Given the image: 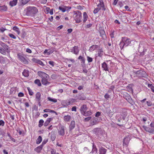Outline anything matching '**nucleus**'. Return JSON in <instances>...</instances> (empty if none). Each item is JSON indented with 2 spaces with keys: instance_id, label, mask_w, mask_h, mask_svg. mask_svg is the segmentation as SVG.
Masks as SVG:
<instances>
[{
  "instance_id": "c85d7f7f",
  "label": "nucleus",
  "mask_w": 154,
  "mask_h": 154,
  "mask_svg": "<svg viewBox=\"0 0 154 154\" xmlns=\"http://www.w3.org/2000/svg\"><path fill=\"white\" fill-rule=\"evenodd\" d=\"M98 47H99L98 45H93L91 46L89 50L91 51H93L96 49H97Z\"/></svg>"
},
{
  "instance_id": "7ed1b4c3",
  "label": "nucleus",
  "mask_w": 154,
  "mask_h": 154,
  "mask_svg": "<svg viewBox=\"0 0 154 154\" xmlns=\"http://www.w3.org/2000/svg\"><path fill=\"white\" fill-rule=\"evenodd\" d=\"M74 19L76 21V23H79L82 21V14L79 11H74Z\"/></svg>"
},
{
  "instance_id": "a19ab883",
  "label": "nucleus",
  "mask_w": 154,
  "mask_h": 154,
  "mask_svg": "<svg viewBox=\"0 0 154 154\" xmlns=\"http://www.w3.org/2000/svg\"><path fill=\"white\" fill-rule=\"evenodd\" d=\"M30 0H21V5H24L26 4Z\"/></svg>"
},
{
  "instance_id": "de8ad7c7",
  "label": "nucleus",
  "mask_w": 154,
  "mask_h": 154,
  "mask_svg": "<svg viewBox=\"0 0 154 154\" xmlns=\"http://www.w3.org/2000/svg\"><path fill=\"white\" fill-rule=\"evenodd\" d=\"M119 45L121 49H122L123 48L124 46H125L122 40L120 42L119 44Z\"/></svg>"
},
{
  "instance_id": "aec40b11",
  "label": "nucleus",
  "mask_w": 154,
  "mask_h": 154,
  "mask_svg": "<svg viewBox=\"0 0 154 154\" xmlns=\"http://www.w3.org/2000/svg\"><path fill=\"white\" fill-rule=\"evenodd\" d=\"M122 41H123L125 46H127L131 43L130 40L129 39H123Z\"/></svg>"
},
{
  "instance_id": "c03bdc74",
  "label": "nucleus",
  "mask_w": 154,
  "mask_h": 154,
  "mask_svg": "<svg viewBox=\"0 0 154 154\" xmlns=\"http://www.w3.org/2000/svg\"><path fill=\"white\" fill-rule=\"evenodd\" d=\"M27 89L28 90L29 95L30 96L32 95L34 93L32 90L30 89V88L29 87H28Z\"/></svg>"
},
{
  "instance_id": "09e8293b",
  "label": "nucleus",
  "mask_w": 154,
  "mask_h": 154,
  "mask_svg": "<svg viewBox=\"0 0 154 154\" xmlns=\"http://www.w3.org/2000/svg\"><path fill=\"white\" fill-rule=\"evenodd\" d=\"M98 119L95 118L92 121L93 125L97 124L98 123Z\"/></svg>"
},
{
  "instance_id": "473e14b6",
  "label": "nucleus",
  "mask_w": 154,
  "mask_h": 154,
  "mask_svg": "<svg viewBox=\"0 0 154 154\" xmlns=\"http://www.w3.org/2000/svg\"><path fill=\"white\" fill-rule=\"evenodd\" d=\"M92 114V112H91V111H89L85 112L82 115L85 116H89L91 115Z\"/></svg>"
},
{
  "instance_id": "1a4fd4ad",
  "label": "nucleus",
  "mask_w": 154,
  "mask_h": 154,
  "mask_svg": "<svg viewBox=\"0 0 154 154\" xmlns=\"http://www.w3.org/2000/svg\"><path fill=\"white\" fill-rule=\"evenodd\" d=\"M130 139V137L129 136L125 137L123 141V146H127Z\"/></svg>"
},
{
  "instance_id": "ea45409f",
  "label": "nucleus",
  "mask_w": 154,
  "mask_h": 154,
  "mask_svg": "<svg viewBox=\"0 0 154 154\" xmlns=\"http://www.w3.org/2000/svg\"><path fill=\"white\" fill-rule=\"evenodd\" d=\"M59 9L62 11L63 12H65L67 9L66 8V6H64V7H62L61 6H59Z\"/></svg>"
},
{
  "instance_id": "a18cd8bd",
  "label": "nucleus",
  "mask_w": 154,
  "mask_h": 154,
  "mask_svg": "<svg viewBox=\"0 0 154 154\" xmlns=\"http://www.w3.org/2000/svg\"><path fill=\"white\" fill-rule=\"evenodd\" d=\"M78 59L79 60H81L82 62L84 63L85 64V59L82 57L81 56H80L78 58Z\"/></svg>"
},
{
  "instance_id": "58836bf2",
  "label": "nucleus",
  "mask_w": 154,
  "mask_h": 154,
  "mask_svg": "<svg viewBox=\"0 0 154 154\" xmlns=\"http://www.w3.org/2000/svg\"><path fill=\"white\" fill-rule=\"evenodd\" d=\"M44 121L42 119L40 120L39 121L38 126L39 127H41L43 125Z\"/></svg>"
},
{
  "instance_id": "603ef678",
  "label": "nucleus",
  "mask_w": 154,
  "mask_h": 154,
  "mask_svg": "<svg viewBox=\"0 0 154 154\" xmlns=\"http://www.w3.org/2000/svg\"><path fill=\"white\" fill-rule=\"evenodd\" d=\"M101 8H95L93 11V13L94 14H96V13H97V12L99 11L100 10Z\"/></svg>"
},
{
  "instance_id": "4c0bfd02",
  "label": "nucleus",
  "mask_w": 154,
  "mask_h": 154,
  "mask_svg": "<svg viewBox=\"0 0 154 154\" xmlns=\"http://www.w3.org/2000/svg\"><path fill=\"white\" fill-rule=\"evenodd\" d=\"M13 29L16 31L18 34H19L20 33V31L19 29L16 26H14L13 27Z\"/></svg>"
},
{
  "instance_id": "5701e85b",
  "label": "nucleus",
  "mask_w": 154,
  "mask_h": 154,
  "mask_svg": "<svg viewBox=\"0 0 154 154\" xmlns=\"http://www.w3.org/2000/svg\"><path fill=\"white\" fill-rule=\"evenodd\" d=\"M7 59L6 57H4L0 55V63L2 64L4 63Z\"/></svg>"
},
{
  "instance_id": "f257e3e1",
  "label": "nucleus",
  "mask_w": 154,
  "mask_h": 154,
  "mask_svg": "<svg viewBox=\"0 0 154 154\" xmlns=\"http://www.w3.org/2000/svg\"><path fill=\"white\" fill-rule=\"evenodd\" d=\"M38 75L42 78V82L43 85H49L50 82L48 81L49 75L45 73L39 71L38 72Z\"/></svg>"
},
{
  "instance_id": "864d4df0",
  "label": "nucleus",
  "mask_w": 154,
  "mask_h": 154,
  "mask_svg": "<svg viewBox=\"0 0 154 154\" xmlns=\"http://www.w3.org/2000/svg\"><path fill=\"white\" fill-rule=\"evenodd\" d=\"M87 60L88 63H91L93 61V58L89 56H87Z\"/></svg>"
},
{
  "instance_id": "7c9ffc66",
  "label": "nucleus",
  "mask_w": 154,
  "mask_h": 154,
  "mask_svg": "<svg viewBox=\"0 0 154 154\" xmlns=\"http://www.w3.org/2000/svg\"><path fill=\"white\" fill-rule=\"evenodd\" d=\"M103 49L101 48L99 49V51L98 52V56L101 57L103 55Z\"/></svg>"
},
{
  "instance_id": "72a5a7b5",
  "label": "nucleus",
  "mask_w": 154,
  "mask_h": 154,
  "mask_svg": "<svg viewBox=\"0 0 154 154\" xmlns=\"http://www.w3.org/2000/svg\"><path fill=\"white\" fill-rule=\"evenodd\" d=\"M6 49L0 47V53L1 54L5 55L6 54Z\"/></svg>"
},
{
  "instance_id": "37998d69",
  "label": "nucleus",
  "mask_w": 154,
  "mask_h": 154,
  "mask_svg": "<svg viewBox=\"0 0 154 154\" xmlns=\"http://www.w3.org/2000/svg\"><path fill=\"white\" fill-rule=\"evenodd\" d=\"M17 132L19 133V135L22 134L23 136L24 135V131H21L20 128H18L17 130Z\"/></svg>"
},
{
  "instance_id": "f3484780",
  "label": "nucleus",
  "mask_w": 154,
  "mask_h": 154,
  "mask_svg": "<svg viewBox=\"0 0 154 154\" xmlns=\"http://www.w3.org/2000/svg\"><path fill=\"white\" fill-rule=\"evenodd\" d=\"M75 127V123L74 121H72L69 126V130H72Z\"/></svg>"
},
{
  "instance_id": "f8f14e48",
  "label": "nucleus",
  "mask_w": 154,
  "mask_h": 154,
  "mask_svg": "<svg viewBox=\"0 0 154 154\" xmlns=\"http://www.w3.org/2000/svg\"><path fill=\"white\" fill-rule=\"evenodd\" d=\"M143 128L146 131L151 133H154V129H152V128H151L145 126H143Z\"/></svg>"
},
{
  "instance_id": "0eeeda50",
  "label": "nucleus",
  "mask_w": 154,
  "mask_h": 154,
  "mask_svg": "<svg viewBox=\"0 0 154 154\" xmlns=\"http://www.w3.org/2000/svg\"><path fill=\"white\" fill-rule=\"evenodd\" d=\"M0 45L1 46L2 48L6 50V52L7 53H9L10 52V50L9 47L6 44L2 42H0Z\"/></svg>"
},
{
  "instance_id": "6e6d98bb",
  "label": "nucleus",
  "mask_w": 154,
  "mask_h": 154,
  "mask_svg": "<svg viewBox=\"0 0 154 154\" xmlns=\"http://www.w3.org/2000/svg\"><path fill=\"white\" fill-rule=\"evenodd\" d=\"M48 141V139H45L43 141L42 144L41 145L43 147V146Z\"/></svg>"
},
{
  "instance_id": "4d7b16f0",
  "label": "nucleus",
  "mask_w": 154,
  "mask_h": 154,
  "mask_svg": "<svg viewBox=\"0 0 154 154\" xmlns=\"http://www.w3.org/2000/svg\"><path fill=\"white\" fill-rule=\"evenodd\" d=\"M128 102L130 103L132 105H134L135 104V102L131 98L130 99L129 98L128 100Z\"/></svg>"
},
{
  "instance_id": "cd10ccee",
  "label": "nucleus",
  "mask_w": 154,
  "mask_h": 154,
  "mask_svg": "<svg viewBox=\"0 0 154 154\" xmlns=\"http://www.w3.org/2000/svg\"><path fill=\"white\" fill-rule=\"evenodd\" d=\"M43 111L45 112H52V113H55L56 114V115H57V112H55V111H54V110H52L51 109H47V108L45 109Z\"/></svg>"
},
{
  "instance_id": "13d9d810",
  "label": "nucleus",
  "mask_w": 154,
  "mask_h": 154,
  "mask_svg": "<svg viewBox=\"0 0 154 154\" xmlns=\"http://www.w3.org/2000/svg\"><path fill=\"white\" fill-rule=\"evenodd\" d=\"M91 119V117H88L85 118L84 119V121L85 122H88Z\"/></svg>"
},
{
  "instance_id": "49530a36",
  "label": "nucleus",
  "mask_w": 154,
  "mask_h": 154,
  "mask_svg": "<svg viewBox=\"0 0 154 154\" xmlns=\"http://www.w3.org/2000/svg\"><path fill=\"white\" fill-rule=\"evenodd\" d=\"M140 48L141 49H142V50L141 51L140 50V49H139L138 50V51L140 53V55H142V56H143V55H144V50H143V51H142V50L143 49H144L143 48V47H142L141 48Z\"/></svg>"
},
{
  "instance_id": "4468645a",
  "label": "nucleus",
  "mask_w": 154,
  "mask_h": 154,
  "mask_svg": "<svg viewBox=\"0 0 154 154\" xmlns=\"http://www.w3.org/2000/svg\"><path fill=\"white\" fill-rule=\"evenodd\" d=\"M99 154H105L106 152V149L102 146L100 147L99 149Z\"/></svg>"
},
{
  "instance_id": "9d476101",
  "label": "nucleus",
  "mask_w": 154,
  "mask_h": 154,
  "mask_svg": "<svg viewBox=\"0 0 154 154\" xmlns=\"http://www.w3.org/2000/svg\"><path fill=\"white\" fill-rule=\"evenodd\" d=\"M32 62L34 63H38L42 66H44L45 64L40 60L37 59L35 58H33L32 59Z\"/></svg>"
},
{
  "instance_id": "338daca9",
  "label": "nucleus",
  "mask_w": 154,
  "mask_h": 154,
  "mask_svg": "<svg viewBox=\"0 0 154 154\" xmlns=\"http://www.w3.org/2000/svg\"><path fill=\"white\" fill-rule=\"evenodd\" d=\"M24 94L23 93L20 92L18 94V96L19 97H23L24 96Z\"/></svg>"
},
{
  "instance_id": "f03ea898",
  "label": "nucleus",
  "mask_w": 154,
  "mask_h": 154,
  "mask_svg": "<svg viewBox=\"0 0 154 154\" xmlns=\"http://www.w3.org/2000/svg\"><path fill=\"white\" fill-rule=\"evenodd\" d=\"M26 10V14L28 16H33L38 12L37 8L35 7H27Z\"/></svg>"
},
{
  "instance_id": "e2e57ef3",
  "label": "nucleus",
  "mask_w": 154,
  "mask_h": 154,
  "mask_svg": "<svg viewBox=\"0 0 154 154\" xmlns=\"http://www.w3.org/2000/svg\"><path fill=\"white\" fill-rule=\"evenodd\" d=\"M92 25V23H89V24H87L85 26V27L86 28H89L91 27Z\"/></svg>"
},
{
  "instance_id": "052dcab7",
  "label": "nucleus",
  "mask_w": 154,
  "mask_h": 154,
  "mask_svg": "<svg viewBox=\"0 0 154 154\" xmlns=\"http://www.w3.org/2000/svg\"><path fill=\"white\" fill-rule=\"evenodd\" d=\"M76 100L75 99H70V101H69V102H70V104H72L73 103L75 102Z\"/></svg>"
},
{
  "instance_id": "393cba45",
  "label": "nucleus",
  "mask_w": 154,
  "mask_h": 154,
  "mask_svg": "<svg viewBox=\"0 0 154 154\" xmlns=\"http://www.w3.org/2000/svg\"><path fill=\"white\" fill-rule=\"evenodd\" d=\"M41 94L40 92H38L35 94V99L37 101L40 100L41 99Z\"/></svg>"
},
{
  "instance_id": "2f4dec72",
  "label": "nucleus",
  "mask_w": 154,
  "mask_h": 154,
  "mask_svg": "<svg viewBox=\"0 0 154 154\" xmlns=\"http://www.w3.org/2000/svg\"><path fill=\"white\" fill-rule=\"evenodd\" d=\"M93 144L92 145V149L91 152L93 153H94L95 152L96 153L97 152V149L96 148V145L94 144V143H92Z\"/></svg>"
},
{
  "instance_id": "bf43d9fd",
  "label": "nucleus",
  "mask_w": 154,
  "mask_h": 154,
  "mask_svg": "<svg viewBox=\"0 0 154 154\" xmlns=\"http://www.w3.org/2000/svg\"><path fill=\"white\" fill-rule=\"evenodd\" d=\"M9 36L11 38L16 39V37L13 34L10 33L8 34Z\"/></svg>"
},
{
  "instance_id": "69168bd1",
  "label": "nucleus",
  "mask_w": 154,
  "mask_h": 154,
  "mask_svg": "<svg viewBox=\"0 0 154 154\" xmlns=\"http://www.w3.org/2000/svg\"><path fill=\"white\" fill-rule=\"evenodd\" d=\"M104 97L106 99H108L110 98V95L106 93Z\"/></svg>"
},
{
  "instance_id": "2eb2a0df",
  "label": "nucleus",
  "mask_w": 154,
  "mask_h": 154,
  "mask_svg": "<svg viewBox=\"0 0 154 154\" xmlns=\"http://www.w3.org/2000/svg\"><path fill=\"white\" fill-rule=\"evenodd\" d=\"M93 131L97 135H99L101 132V128H95L94 129Z\"/></svg>"
},
{
  "instance_id": "e433bc0d",
  "label": "nucleus",
  "mask_w": 154,
  "mask_h": 154,
  "mask_svg": "<svg viewBox=\"0 0 154 154\" xmlns=\"http://www.w3.org/2000/svg\"><path fill=\"white\" fill-rule=\"evenodd\" d=\"M26 34L25 31H22L21 34V37L24 38L26 37Z\"/></svg>"
},
{
  "instance_id": "6ab92c4d",
  "label": "nucleus",
  "mask_w": 154,
  "mask_h": 154,
  "mask_svg": "<svg viewBox=\"0 0 154 154\" xmlns=\"http://www.w3.org/2000/svg\"><path fill=\"white\" fill-rule=\"evenodd\" d=\"M51 140L53 141L54 140L56 137V134L55 133L54 131H52L51 133Z\"/></svg>"
},
{
  "instance_id": "3c124183",
  "label": "nucleus",
  "mask_w": 154,
  "mask_h": 154,
  "mask_svg": "<svg viewBox=\"0 0 154 154\" xmlns=\"http://www.w3.org/2000/svg\"><path fill=\"white\" fill-rule=\"evenodd\" d=\"M15 93V90L14 88H11L10 91V94H14Z\"/></svg>"
},
{
  "instance_id": "680f3d73",
  "label": "nucleus",
  "mask_w": 154,
  "mask_h": 154,
  "mask_svg": "<svg viewBox=\"0 0 154 154\" xmlns=\"http://www.w3.org/2000/svg\"><path fill=\"white\" fill-rule=\"evenodd\" d=\"M5 122L4 121L2 120H0V125L3 126L5 125Z\"/></svg>"
},
{
  "instance_id": "a878e982",
  "label": "nucleus",
  "mask_w": 154,
  "mask_h": 154,
  "mask_svg": "<svg viewBox=\"0 0 154 154\" xmlns=\"http://www.w3.org/2000/svg\"><path fill=\"white\" fill-rule=\"evenodd\" d=\"M83 22L84 23H85L87 20L88 18V16L87 13L85 12H84L83 14Z\"/></svg>"
},
{
  "instance_id": "6e6552de",
  "label": "nucleus",
  "mask_w": 154,
  "mask_h": 154,
  "mask_svg": "<svg viewBox=\"0 0 154 154\" xmlns=\"http://www.w3.org/2000/svg\"><path fill=\"white\" fill-rule=\"evenodd\" d=\"M58 133L61 136H63L65 134L64 126H62L60 127Z\"/></svg>"
},
{
  "instance_id": "412c9836",
  "label": "nucleus",
  "mask_w": 154,
  "mask_h": 154,
  "mask_svg": "<svg viewBox=\"0 0 154 154\" xmlns=\"http://www.w3.org/2000/svg\"><path fill=\"white\" fill-rule=\"evenodd\" d=\"M29 71L26 69H24L22 72L23 75L25 77H28L29 76Z\"/></svg>"
},
{
  "instance_id": "dca6fc26",
  "label": "nucleus",
  "mask_w": 154,
  "mask_h": 154,
  "mask_svg": "<svg viewBox=\"0 0 154 154\" xmlns=\"http://www.w3.org/2000/svg\"><path fill=\"white\" fill-rule=\"evenodd\" d=\"M102 67L103 68V69L106 71L109 72L108 68V65L105 62H104L102 64Z\"/></svg>"
},
{
  "instance_id": "ddd939ff",
  "label": "nucleus",
  "mask_w": 154,
  "mask_h": 154,
  "mask_svg": "<svg viewBox=\"0 0 154 154\" xmlns=\"http://www.w3.org/2000/svg\"><path fill=\"white\" fill-rule=\"evenodd\" d=\"M79 49H78V47L77 46H75L73 48V49L71 51L72 52H73L74 54H77L79 52Z\"/></svg>"
},
{
  "instance_id": "8fccbe9b",
  "label": "nucleus",
  "mask_w": 154,
  "mask_h": 154,
  "mask_svg": "<svg viewBox=\"0 0 154 154\" xmlns=\"http://www.w3.org/2000/svg\"><path fill=\"white\" fill-rule=\"evenodd\" d=\"M77 97L78 99L81 100H84L86 99L85 97L81 96L80 95L78 97L77 96Z\"/></svg>"
},
{
  "instance_id": "774afa93",
  "label": "nucleus",
  "mask_w": 154,
  "mask_h": 154,
  "mask_svg": "<svg viewBox=\"0 0 154 154\" xmlns=\"http://www.w3.org/2000/svg\"><path fill=\"white\" fill-rule=\"evenodd\" d=\"M6 30V29L4 28L2 26L0 28V31L2 32H3Z\"/></svg>"
},
{
  "instance_id": "bb28decb",
  "label": "nucleus",
  "mask_w": 154,
  "mask_h": 154,
  "mask_svg": "<svg viewBox=\"0 0 154 154\" xmlns=\"http://www.w3.org/2000/svg\"><path fill=\"white\" fill-rule=\"evenodd\" d=\"M99 32L100 34V36L103 38H105L106 37V35L104 30H100L99 31Z\"/></svg>"
},
{
  "instance_id": "5fc2aeb1",
  "label": "nucleus",
  "mask_w": 154,
  "mask_h": 154,
  "mask_svg": "<svg viewBox=\"0 0 154 154\" xmlns=\"http://www.w3.org/2000/svg\"><path fill=\"white\" fill-rule=\"evenodd\" d=\"M99 1L100 2L99 5H100V7H104V3L103 1V0H99Z\"/></svg>"
},
{
  "instance_id": "20e7f679",
  "label": "nucleus",
  "mask_w": 154,
  "mask_h": 154,
  "mask_svg": "<svg viewBox=\"0 0 154 154\" xmlns=\"http://www.w3.org/2000/svg\"><path fill=\"white\" fill-rule=\"evenodd\" d=\"M128 114L127 111L125 109H122L120 115H118L116 116V119L119 122H120L122 119L125 120V118Z\"/></svg>"
},
{
  "instance_id": "a211bd4d",
  "label": "nucleus",
  "mask_w": 154,
  "mask_h": 154,
  "mask_svg": "<svg viewBox=\"0 0 154 154\" xmlns=\"http://www.w3.org/2000/svg\"><path fill=\"white\" fill-rule=\"evenodd\" d=\"M42 146L40 145L35 149L34 150L38 153H39L41 152V150L43 148Z\"/></svg>"
},
{
  "instance_id": "4be33fe9",
  "label": "nucleus",
  "mask_w": 154,
  "mask_h": 154,
  "mask_svg": "<svg viewBox=\"0 0 154 154\" xmlns=\"http://www.w3.org/2000/svg\"><path fill=\"white\" fill-rule=\"evenodd\" d=\"M71 119V117L70 116H65L63 117V120L66 122H69L70 121Z\"/></svg>"
},
{
  "instance_id": "79ce46f5",
  "label": "nucleus",
  "mask_w": 154,
  "mask_h": 154,
  "mask_svg": "<svg viewBox=\"0 0 154 154\" xmlns=\"http://www.w3.org/2000/svg\"><path fill=\"white\" fill-rule=\"evenodd\" d=\"M48 99L50 101H51L54 103L56 102L57 101V100L55 98L53 99L50 97H48Z\"/></svg>"
},
{
  "instance_id": "f704fd0d",
  "label": "nucleus",
  "mask_w": 154,
  "mask_h": 154,
  "mask_svg": "<svg viewBox=\"0 0 154 154\" xmlns=\"http://www.w3.org/2000/svg\"><path fill=\"white\" fill-rule=\"evenodd\" d=\"M34 83L38 85V86H41L42 84L41 83L40 80L38 79H36L35 80L34 82Z\"/></svg>"
},
{
  "instance_id": "b1692460",
  "label": "nucleus",
  "mask_w": 154,
  "mask_h": 154,
  "mask_svg": "<svg viewBox=\"0 0 154 154\" xmlns=\"http://www.w3.org/2000/svg\"><path fill=\"white\" fill-rule=\"evenodd\" d=\"M17 0H13L10 1L9 2V5L11 7H13L16 5L17 3Z\"/></svg>"
},
{
  "instance_id": "c9c22d12",
  "label": "nucleus",
  "mask_w": 154,
  "mask_h": 154,
  "mask_svg": "<svg viewBox=\"0 0 154 154\" xmlns=\"http://www.w3.org/2000/svg\"><path fill=\"white\" fill-rule=\"evenodd\" d=\"M42 140V139L41 136H39L36 141V143L37 144H40Z\"/></svg>"
},
{
  "instance_id": "39448f33",
  "label": "nucleus",
  "mask_w": 154,
  "mask_h": 154,
  "mask_svg": "<svg viewBox=\"0 0 154 154\" xmlns=\"http://www.w3.org/2000/svg\"><path fill=\"white\" fill-rule=\"evenodd\" d=\"M17 56L19 59L23 63L26 64H27L28 63V60L23 56L20 54H17Z\"/></svg>"
},
{
  "instance_id": "0e129e2a",
  "label": "nucleus",
  "mask_w": 154,
  "mask_h": 154,
  "mask_svg": "<svg viewBox=\"0 0 154 154\" xmlns=\"http://www.w3.org/2000/svg\"><path fill=\"white\" fill-rule=\"evenodd\" d=\"M64 103L65 104V105L66 106H68L70 105V102H69V101L68 100H66L64 102Z\"/></svg>"
},
{
  "instance_id": "423d86ee",
  "label": "nucleus",
  "mask_w": 154,
  "mask_h": 154,
  "mask_svg": "<svg viewBox=\"0 0 154 154\" xmlns=\"http://www.w3.org/2000/svg\"><path fill=\"white\" fill-rule=\"evenodd\" d=\"M146 74L145 71L142 70H139L135 71V76L138 77V78H140L143 77Z\"/></svg>"
},
{
  "instance_id": "9b49d317",
  "label": "nucleus",
  "mask_w": 154,
  "mask_h": 154,
  "mask_svg": "<svg viewBox=\"0 0 154 154\" xmlns=\"http://www.w3.org/2000/svg\"><path fill=\"white\" fill-rule=\"evenodd\" d=\"M87 108L86 105L84 104L82 105L80 109L82 114H83L84 112H86Z\"/></svg>"
},
{
  "instance_id": "c756f323",
  "label": "nucleus",
  "mask_w": 154,
  "mask_h": 154,
  "mask_svg": "<svg viewBox=\"0 0 154 154\" xmlns=\"http://www.w3.org/2000/svg\"><path fill=\"white\" fill-rule=\"evenodd\" d=\"M7 7L5 5H0V11H6L7 10Z\"/></svg>"
}]
</instances>
